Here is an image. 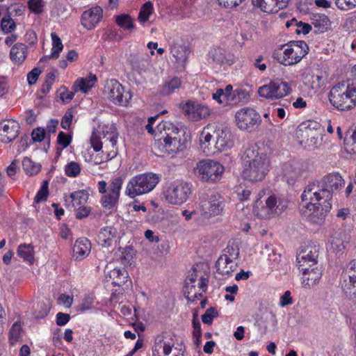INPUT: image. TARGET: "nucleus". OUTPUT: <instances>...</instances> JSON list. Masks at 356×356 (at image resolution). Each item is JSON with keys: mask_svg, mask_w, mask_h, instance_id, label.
Segmentation results:
<instances>
[{"mask_svg": "<svg viewBox=\"0 0 356 356\" xmlns=\"http://www.w3.org/2000/svg\"><path fill=\"white\" fill-rule=\"evenodd\" d=\"M175 346L172 336L170 334L158 335L152 348L153 356H168Z\"/></svg>", "mask_w": 356, "mask_h": 356, "instance_id": "obj_20", "label": "nucleus"}, {"mask_svg": "<svg viewBox=\"0 0 356 356\" xmlns=\"http://www.w3.org/2000/svg\"><path fill=\"white\" fill-rule=\"evenodd\" d=\"M72 113L70 111H67L65 113V115L63 117L61 120V127L64 129H68L70 127L72 120Z\"/></svg>", "mask_w": 356, "mask_h": 356, "instance_id": "obj_60", "label": "nucleus"}, {"mask_svg": "<svg viewBox=\"0 0 356 356\" xmlns=\"http://www.w3.org/2000/svg\"><path fill=\"white\" fill-rule=\"evenodd\" d=\"M302 272V284L306 289L315 286L322 275V272L318 267H306L298 268Z\"/></svg>", "mask_w": 356, "mask_h": 356, "instance_id": "obj_24", "label": "nucleus"}, {"mask_svg": "<svg viewBox=\"0 0 356 356\" xmlns=\"http://www.w3.org/2000/svg\"><path fill=\"white\" fill-rule=\"evenodd\" d=\"M282 56L278 58L279 62L285 66L299 63L308 53L307 44L302 40L291 41L281 46Z\"/></svg>", "mask_w": 356, "mask_h": 356, "instance_id": "obj_9", "label": "nucleus"}, {"mask_svg": "<svg viewBox=\"0 0 356 356\" xmlns=\"http://www.w3.org/2000/svg\"><path fill=\"white\" fill-rule=\"evenodd\" d=\"M346 234L343 232H335L331 236L330 248L337 252L342 251L345 248L344 242Z\"/></svg>", "mask_w": 356, "mask_h": 356, "instance_id": "obj_35", "label": "nucleus"}, {"mask_svg": "<svg viewBox=\"0 0 356 356\" xmlns=\"http://www.w3.org/2000/svg\"><path fill=\"white\" fill-rule=\"evenodd\" d=\"M319 248L317 245H307L301 250L296 256L298 268L314 267L317 264Z\"/></svg>", "mask_w": 356, "mask_h": 356, "instance_id": "obj_18", "label": "nucleus"}, {"mask_svg": "<svg viewBox=\"0 0 356 356\" xmlns=\"http://www.w3.org/2000/svg\"><path fill=\"white\" fill-rule=\"evenodd\" d=\"M32 139L35 142H41L45 136V131L42 128H37L32 131Z\"/></svg>", "mask_w": 356, "mask_h": 356, "instance_id": "obj_58", "label": "nucleus"}, {"mask_svg": "<svg viewBox=\"0 0 356 356\" xmlns=\"http://www.w3.org/2000/svg\"><path fill=\"white\" fill-rule=\"evenodd\" d=\"M291 92L289 83L281 79L271 81L268 84L261 86L259 95L269 99H277L286 96Z\"/></svg>", "mask_w": 356, "mask_h": 356, "instance_id": "obj_16", "label": "nucleus"}, {"mask_svg": "<svg viewBox=\"0 0 356 356\" xmlns=\"http://www.w3.org/2000/svg\"><path fill=\"white\" fill-rule=\"evenodd\" d=\"M159 181V175L153 172L136 175L129 180L124 193L130 198L147 194L156 187Z\"/></svg>", "mask_w": 356, "mask_h": 356, "instance_id": "obj_6", "label": "nucleus"}, {"mask_svg": "<svg viewBox=\"0 0 356 356\" xmlns=\"http://www.w3.org/2000/svg\"><path fill=\"white\" fill-rule=\"evenodd\" d=\"M231 56L225 49L218 47L212 49L209 53V58L217 64H224L229 61Z\"/></svg>", "mask_w": 356, "mask_h": 356, "instance_id": "obj_34", "label": "nucleus"}, {"mask_svg": "<svg viewBox=\"0 0 356 356\" xmlns=\"http://www.w3.org/2000/svg\"><path fill=\"white\" fill-rule=\"evenodd\" d=\"M102 134L105 143L109 141L113 149L106 153L103 152V155L101 156L99 155L95 156L94 158V163L96 165L111 160L118 154V148L116 145L118 134L115 126L113 124H108L103 126Z\"/></svg>", "mask_w": 356, "mask_h": 356, "instance_id": "obj_14", "label": "nucleus"}, {"mask_svg": "<svg viewBox=\"0 0 356 356\" xmlns=\"http://www.w3.org/2000/svg\"><path fill=\"white\" fill-rule=\"evenodd\" d=\"M88 193L86 191L79 190L70 193L69 198L71 200L72 206L76 208L85 205L88 202Z\"/></svg>", "mask_w": 356, "mask_h": 356, "instance_id": "obj_38", "label": "nucleus"}, {"mask_svg": "<svg viewBox=\"0 0 356 356\" xmlns=\"http://www.w3.org/2000/svg\"><path fill=\"white\" fill-rule=\"evenodd\" d=\"M224 166L219 162L205 159L199 161L194 168L195 175L204 181L216 182L219 181L224 172Z\"/></svg>", "mask_w": 356, "mask_h": 356, "instance_id": "obj_10", "label": "nucleus"}, {"mask_svg": "<svg viewBox=\"0 0 356 356\" xmlns=\"http://www.w3.org/2000/svg\"><path fill=\"white\" fill-rule=\"evenodd\" d=\"M1 30L4 33H9L14 31L16 28V24L14 20L10 17H3L1 22Z\"/></svg>", "mask_w": 356, "mask_h": 356, "instance_id": "obj_48", "label": "nucleus"}, {"mask_svg": "<svg viewBox=\"0 0 356 356\" xmlns=\"http://www.w3.org/2000/svg\"><path fill=\"white\" fill-rule=\"evenodd\" d=\"M170 54L176 63L184 65L187 60L190 50L184 44L175 42L170 46Z\"/></svg>", "mask_w": 356, "mask_h": 356, "instance_id": "obj_27", "label": "nucleus"}, {"mask_svg": "<svg viewBox=\"0 0 356 356\" xmlns=\"http://www.w3.org/2000/svg\"><path fill=\"white\" fill-rule=\"evenodd\" d=\"M222 255L226 257L236 261L239 256V249L237 246L228 245L223 251Z\"/></svg>", "mask_w": 356, "mask_h": 356, "instance_id": "obj_52", "label": "nucleus"}, {"mask_svg": "<svg viewBox=\"0 0 356 356\" xmlns=\"http://www.w3.org/2000/svg\"><path fill=\"white\" fill-rule=\"evenodd\" d=\"M44 6L45 3L43 0H29L28 1L29 8L35 14L42 13Z\"/></svg>", "mask_w": 356, "mask_h": 356, "instance_id": "obj_50", "label": "nucleus"}, {"mask_svg": "<svg viewBox=\"0 0 356 356\" xmlns=\"http://www.w3.org/2000/svg\"><path fill=\"white\" fill-rule=\"evenodd\" d=\"M321 131H318L313 133H309L308 136H298L302 138V142H304L309 147H316L318 144V138L321 136Z\"/></svg>", "mask_w": 356, "mask_h": 356, "instance_id": "obj_45", "label": "nucleus"}, {"mask_svg": "<svg viewBox=\"0 0 356 356\" xmlns=\"http://www.w3.org/2000/svg\"><path fill=\"white\" fill-rule=\"evenodd\" d=\"M208 280L203 277H197L192 273L186 280L184 286V293L188 301L194 302L199 300L206 292Z\"/></svg>", "mask_w": 356, "mask_h": 356, "instance_id": "obj_15", "label": "nucleus"}, {"mask_svg": "<svg viewBox=\"0 0 356 356\" xmlns=\"http://www.w3.org/2000/svg\"><path fill=\"white\" fill-rule=\"evenodd\" d=\"M90 252V243L86 238H81L75 241L73 252L76 259H83Z\"/></svg>", "mask_w": 356, "mask_h": 356, "instance_id": "obj_29", "label": "nucleus"}, {"mask_svg": "<svg viewBox=\"0 0 356 356\" xmlns=\"http://www.w3.org/2000/svg\"><path fill=\"white\" fill-rule=\"evenodd\" d=\"M235 120L237 127L243 131L254 129L261 121L260 115L249 107L238 110L235 114Z\"/></svg>", "mask_w": 356, "mask_h": 356, "instance_id": "obj_17", "label": "nucleus"}, {"mask_svg": "<svg viewBox=\"0 0 356 356\" xmlns=\"http://www.w3.org/2000/svg\"><path fill=\"white\" fill-rule=\"evenodd\" d=\"M123 184L121 177L113 178L109 184L102 180L98 182V191L102 194L101 203L105 209H113L118 202L120 193Z\"/></svg>", "mask_w": 356, "mask_h": 356, "instance_id": "obj_8", "label": "nucleus"}, {"mask_svg": "<svg viewBox=\"0 0 356 356\" xmlns=\"http://www.w3.org/2000/svg\"><path fill=\"white\" fill-rule=\"evenodd\" d=\"M334 3L341 10H349L356 7V0H334Z\"/></svg>", "mask_w": 356, "mask_h": 356, "instance_id": "obj_51", "label": "nucleus"}, {"mask_svg": "<svg viewBox=\"0 0 356 356\" xmlns=\"http://www.w3.org/2000/svg\"><path fill=\"white\" fill-rule=\"evenodd\" d=\"M72 142V136L63 131L59 132L57 137V143L61 145L63 148H66Z\"/></svg>", "mask_w": 356, "mask_h": 356, "instance_id": "obj_55", "label": "nucleus"}, {"mask_svg": "<svg viewBox=\"0 0 356 356\" xmlns=\"http://www.w3.org/2000/svg\"><path fill=\"white\" fill-rule=\"evenodd\" d=\"M70 316L67 314L59 312L56 315V323L58 325H65L69 321Z\"/></svg>", "mask_w": 356, "mask_h": 356, "instance_id": "obj_64", "label": "nucleus"}, {"mask_svg": "<svg viewBox=\"0 0 356 356\" xmlns=\"http://www.w3.org/2000/svg\"><path fill=\"white\" fill-rule=\"evenodd\" d=\"M182 84L181 79L173 77L170 80L165 81L161 88V93L163 95H170L178 90Z\"/></svg>", "mask_w": 356, "mask_h": 356, "instance_id": "obj_33", "label": "nucleus"}, {"mask_svg": "<svg viewBox=\"0 0 356 356\" xmlns=\"http://www.w3.org/2000/svg\"><path fill=\"white\" fill-rule=\"evenodd\" d=\"M312 24L317 33H323L328 29L330 25L329 18L325 15H315L312 18Z\"/></svg>", "mask_w": 356, "mask_h": 356, "instance_id": "obj_37", "label": "nucleus"}, {"mask_svg": "<svg viewBox=\"0 0 356 356\" xmlns=\"http://www.w3.org/2000/svg\"><path fill=\"white\" fill-rule=\"evenodd\" d=\"M81 172L80 165L75 161L68 163L65 167V173L67 177H76Z\"/></svg>", "mask_w": 356, "mask_h": 356, "instance_id": "obj_46", "label": "nucleus"}, {"mask_svg": "<svg viewBox=\"0 0 356 356\" xmlns=\"http://www.w3.org/2000/svg\"><path fill=\"white\" fill-rule=\"evenodd\" d=\"M302 202H307L306 207L309 211H319L321 215L327 212L332 207L330 195L326 192L318 181L309 182L301 195Z\"/></svg>", "mask_w": 356, "mask_h": 356, "instance_id": "obj_3", "label": "nucleus"}, {"mask_svg": "<svg viewBox=\"0 0 356 356\" xmlns=\"http://www.w3.org/2000/svg\"><path fill=\"white\" fill-rule=\"evenodd\" d=\"M292 303L293 300L291 297V292L289 291H286L280 298V305L281 307H285L291 305Z\"/></svg>", "mask_w": 356, "mask_h": 356, "instance_id": "obj_61", "label": "nucleus"}, {"mask_svg": "<svg viewBox=\"0 0 356 356\" xmlns=\"http://www.w3.org/2000/svg\"><path fill=\"white\" fill-rule=\"evenodd\" d=\"M115 22L120 27L124 29L132 30L135 28L132 18L127 14L116 16Z\"/></svg>", "mask_w": 356, "mask_h": 356, "instance_id": "obj_44", "label": "nucleus"}, {"mask_svg": "<svg viewBox=\"0 0 356 356\" xmlns=\"http://www.w3.org/2000/svg\"><path fill=\"white\" fill-rule=\"evenodd\" d=\"M218 316V312L215 308L211 307L202 316V321L204 323L210 325L212 323L214 317Z\"/></svg>", "mask_w": 356, "mask_h": 356, "instance_id": "obj_53", "label": "nucleus"}, {"mask_svg": "<svg viewBox=\"0 0 356 356\" xmlns=\"http://www.w3.org/2000/svg\"><path fill=\"white\" fill-rule=\"evenodd\" d=\"M153 5L150 1L145 3L140 10L138 16V21L142 24H144L145 22H147L149 16L153 13Z\"/></svg>", "mask_w": 356, "mask_h": 356, "instance_id": "obj_43", "label": "nucleus"}, {"mask_svg": "<svg viewBox=\"0 0 356 356\" xmlns=\"http://www.w3.org/2000/svg\"><path fill=\"white\" fill-rule=\"evenodd\" d=\"M185 115L193 121H199L210 115L211 111L207 106L188 101L183 107Z\"/></svg>", "mask_w": 356, "mask_h": 356, "instance_id": "obj_19", "label": "nucleus"}, {"mask_svg": "<svg viewBox=\"0 0 356 356\" xmlns=\"http://www.w3.org/2000/svg\"><path fill=\"white\" fill-rule=\"evenodd\" d=\"M321 124L312 120H307L302 122L298 127L297 134L298 136H308L309 133L321 131Z\"/></svg>", "mask_w": 356, "mask_h": 356, "instance_id": "obj_32", "label": "nucleus"}, {"mask_svg": "<svg viewBox=\"0 0 356 356\" xmlns=\"http://www.w3.org/2000/svg\"><path fill=\"white\" fill-rule=\"evenodd\" d=\"M225 205V199L218 193H212L201 200L198 211L204 218L220 215Z\"/></svg>", "mask_w": 356, "mask_h": 356, "instance_id": "obj_11", "label": "nucleus"}, {"mask_svg": "<svg viewBox=\"0 0 356 356\" xmlns=\"http://www.w3.org/2000/svg\"><path fill=\"white\" fill-rule=\"evenodd\" d=\"M75 209H76V216L77 218L86 217L90 212V207H86L85 205H83L80 207H76Z\"/></svg>", "mask_w": 356, "mask_h": 356, "instance_id": "obj_63", "label": "nucleus"}, {"mask_svg": "<svg viewBox=\"0 0 356 356\" xmlns=\"http://www.w3.org/2000/svg\"><path fill=\"white\" fill-rule=\"evenodd\" d=\"M266 205L259 207L258 201L254 207V213L261 219H269L280 216L287 208V200L283 197L271 194L266 200Z\"/></svg>", "mask_w": 356, "mask_h": 356, "instance_id": "obj_7", "label": "nucleus"}, {"mask_svg": "<svg viewBox=\"0 0 356 356\" xmlns=\"http://www.w3.org/2000/svg\"><path fill=\"white\" fill-rule=\"evenodd\" d=\"M102 16L103 10L99 6L92 7L82 13L81 24L86 29L92 30L99 23Z\"/></svg>", "mask_w": 356, "mask_h": 356, "instance_id": "obj_23", "label": "nucleus"}, {"mask_svg": "<svg viewBox=\"0 0 356 356\" xmlns=\"http://www.w3.org/2000/svg\"><path fill=\"white\" fill-rule=\"evenodd\" d=\"M22 167L27 175L33 176L37 175L41 169V165L35 163L29 157H25L22 161Z\"/></svg>", "mask_w": 356, "mask_h": 356, "instance_id": "obj_40", "label": "nucleus"}, {"mask_svg": "<svg viewBox=\"0 0 356 356\" xmlns=\"http://www.w3.org/2000/svg\"><path fill=\"white\" fill-rule=\"evenodd\" d=\"M254 6L266 13H275L286 8L290 0H252Z\"/></svg>", "mask_w": 356, "mask_h": 356, "instance_id": "obj_26", "label": "nucleus"}, {"mask_svg": "<svg viewBox=\"0 0 356 356\" xmlns=\"http://www.w3.org/2000/svg\"><path fill=\"white\" fill-rule=\"evenodd\" d=\"M19 124L13 120H8L0 122V140L1 142L8 143L14 140L19 134Z\"/></svg>", "mask_w": 356, "mask_h": 356, "instance_id": "obj_22", "label": "nucleus"}, {"mask_svg": "<svg viewBox=\"0 0 356 356\" xmlns=\"http://www.w3.org/2000/svg\"><path fill=\"white\" fill-rule=\"evenodd\" d=\"M293 24H296V25L297 26V29L296 30V32L298 34H307L312 29V26L310 24L302 23V22H298L296 19H293L290 22H287L286 25L287 27H289L290 26H292Z\"/></svg>", "mask_w": 356, "mask_h": 356, "instance_id": "obj_47", "label": "nucleus"}, {"mask_svg": "<svg viewBox=\"0 0 356 356\" xmlns=\"http://www.w3.org/2000/svg\"><path fill=\"white\" fill-rule=\"evenodd\" d=\"M330 103L339 110L346 111L356 106V80H348L333 86L329 93Z\"/></svg>", "mask_w": 356, "mask_h": 356, "instance_id": "obj_4", "label": "nucleus"}, {"mask_svg": "<svg viewBox=\"0 0 356 356\" xmlns=\"http://www.w3.org/2000/svg\"><path fill=\"white\" fill-rule=\"evenodd\" d=\"M211 138H216L213 145L216 152H222L231 149L234 145V141L231 131L225 127L216 124H209L202 131L200 136V141H202L204 148H208Z\"/></svg>", "mask_w": 356, "mask_h": 356, "instance_id": "obj_5", "label": "nucleus"}, {"mask_svg": "<svg viewBox=\"0 0 356 356\" xmlns=\"http://www.w3.org/2000/svg\"><path fill=\"white\" fill-rule=\"evenodd\" d=\"M41 71L37 67L33 68L27 74V80L29 85H33L36 83Z\"/></svg>", "mask_w": 356, "mask_h": 356, "instance_id": "obj_57", "label": "nucleus"}, {"mask_svg": "<svg viewBox=\"0 0 356 356\" xmlns=\"http://www.w3.org/2000/svg\"><path fill=\"white\" fill-rule=\"evenodd\" d=\"M242 176L244 179L257 182L262 181L269 171L270 161L264 153H260L256 146L245 149L242 157Z\"/></svg>", "mask_w": 356, "mask_h": 356, "instance_id": "obj_1", "label": "nucleus"}, {"mask_svg": "<svg viewBox=\"0 0 356 356\" xmlns=\"http://www.w3.org/2000/svg\"><path fill=\"white\" fill-rule=\"evenodd\" d=\"M17 254L30 264L34 261L33 248L31 245H20L17 248Z\"/></svg>", "mask_w": 356, "mask_h": 356, "instance_id": "obj_39", "label": "nucleus"}, {"mask_svg": "<svg viewBox=\"0 0 356 356\" xmlns=\"http://www.w3.org/2000/svg\"><path fill=\"white\" fill-rule=\"evenodd\" d=\"M27 56V47L23 43H16L10 51V59L16 64H21Z\"/></svg>", "mask_w": 356, "mask_h": 356, "instance_id": "obj_30", "label": "nucleus"}, {"mask_svg": "<svg viewBox=\"0 0 356 356\" xmlns=\"http://www.w3.org/2000/svg\"><path fill=\"white\" fill-rule=\"evenodd\" d=\"M104 92L110 101L119 106H127L131 99L130 92H125L123 86L115 79L106 81Z\"/></svg>", "mask_w": 356, "mask_h": 356, "instance_id": "obj_13", "label": "nucleus"}, {"mask_svg": "<svg viewBox=\"0 0 356 356\" xmlns=\"http://www.w3.org/2000/svg\"><path fill=\"white\" fill-rule=\"evenodd\" d=\"M48 195V183L44 181L40 191L35 197V202L38 203L46 200Z\"/></svg>", "mask_w": 356, "mask_h": 356, "instance_id": "obj_54", "label": "nucleus"}, {"mask_svg": "<svg viewBox=\"0 0 356 356\" xmlns=\"http://www.w3.org/2000/svg\"><path fill=\"white\" fill-rule=\"evenodd\" d=\"M213 99L216 100L218 102L222 104L224 100L227 102H230V94L227 92H225L224 90L218 89L217 91L213 94Z\"/></svg>", "mask_w": 356, "mask_h": 356, "instance_id": "obj_56", "label": "nucleus"}, {"mask_svg": "<svg viewBox=\"0 0 356 356\" xmlns=\"http://www.w3.org/2000/svg\"><path fill=\"white\" fill-rule=\"evenodd\" d=\"M96 81V76L94 74H90L89 76L86 79H81L76 81L75 83V87L83 92L86 93L93 87Z\"/></svg>", "mask_w": 356, "mask_h": 356, "instance_id": "obj_41", "label": "nucleus"}, {"mask_svg": "<svg viewBox=\"0 0 356 356\" xmlns=\"http://www.w3.org/2000/svg\"><path fill=\"white\" fill-rule=\"evenodd\" d=\"M108 276L115 286H120L129 281V275L124 268H114L108 273Z\"/></svg>", "mask_w": 356, "mask_h": 356, "instance_id": "obj_31", "label": "nucleus"}, {"mask_svg": "<svg viewBox=\"0 0 356 356\" xmlns=\"http://www.w3.org/2000/svg\"><path fill=\"white\" fill-rule=\"evenodd\" d=\"M118 235V229L112 225L102 227L98 235L97 242L102 247H110L116 243Z\"/></svg>", "mask_w": 356, "mask_h": 356, "instance_id": "obj_25", "label": "nucleus"}, {"mask_svg": "<svg viewBox=\"0 0 356 356\" xmlns=\"http://www.w3.org/2000/svg\"><path fill=\"white\" fill-rule=\"evenodd\" d=\"M344 142L347 151L350 153L356 154V128H350L348 131Z\"/></svg>", "mask_w": 356, "mask_h": 356, "instance_id": "obj_42", "label": "nucleus"}, {"mask_svg": "<svg viewBox=\"0 0 356 356\" xmlns=\"http://www.w3.org/2000/svg\"><path fill=\"white\" fill-rule=\"evenodd\" d=\"M323 189L330 193V202L333 195L344 185V181L339 173H330L318 181Z\"/></svg>", "mask_w": 356, "mask_h": 356, "instance_id": "obj_21", "label": "nucleus"}, {"mask_svg": "<svg viewBox=\"0 0 356 356\" xmlns=\"http://www.w3.org/2000/svg\"><path fill=\"white\" fill-rule=\"evenodd\" d=\"M191 194V184L188 182L178 181L169 186L164 193V196L168 203L180 205L187 201Z\"/></svg>", "mask_w": 356, "mask_h": 356, "instance_id": "obj_12", "label": "nucleus"}, {"mask_svg": "<svg viewBox=\"0 0 356 356\" xmlns=\"http://www.w3.org/2000/svg\"><path fill=\"white\" fill-rule=\"evenodd\" d=\"M21 324L15 323L10 330V341L12 345L16 343L21 337Z\"/></svg>", "mask_w": 356, "mask_h": 356, "instance_id": "obj_49", "label": "nucleus"}, {"mask_svg": "<svg viewBox=\"0 0 356 356\" xmlns=\"http://www.w3.org/2000/svg\"><path fill=\"white\" fill-rule=\"evenodd\" d=\"M90 143L94 150L96 152L99 151L102 148V145L104 143V142H102L99 138L95 133H92V134Z\"/></svg>", "mask_w": 356, "mask_h": 356, "instance_id": "obj_59", "label": "nucleus"}, {"mask_svg": "<svg viewBox=\"0 0 356 356\" xmlns=\"http://www.w3.org/2000/svg\"><path fill=\"white\" fill-rule=\"evenodd\" d=\"M161 135L154 143V146L161 152L175 154L186 148L184 134L177 125L170 121H162L156 126Z\"/></svg>", "mask_w": 356, "mask_h": 356, "instance_id": "obj_2", "label": "nucleus"}, {"mask_svg": "<svg viewBox=\"0 0 356 356\" xmlns=\"http://www.w3.org/2000/svg\"><path fill=\"white\" fill-rule=\"evenodd\" d=\"M51 36L52 39L51 54L50 56H47L41 58L40 61L47 60L50 58H58L60 52L62 51L63 49V45L60 38L55 33H52Z\"/></svg>", "mask_w": 356, "mask_h": 356, "instance_id": "obj_36", "label": "nucleus"}, {"mask_svg": "<svg viewBox=\"0 0 356 356\" xmlns=\"http://www.w3.org/2000/svg\"><path fill=\"white\" fill-rule=\"evenodd\" d=\"M238 266L236 261L230 259L224 255H220L216 263L217 272L222 275H227L236 270Z\"/></svg>", "mask_w": 356, "mask_h": 356, "instance_id": "obj_28", "label": "nucleus"}, {"mask_svg": "<svg viewBox=\"0 0 356 356\" xmlns=\"http://www.w3.org/2000/svg\"><path fill=\"white\" fill-rule=\"evenodd\" d=\"M18 168V161L17 160L14 159L6 169V173L8 176L10 177L15 176L17 172Z\"/></svg>", "mask_w": 356, "mask_h": 356, "instance_id": "obj_62", "label": "nucleus"}]
</instances>
